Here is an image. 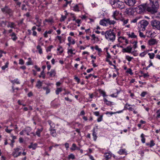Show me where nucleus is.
I'll use <instances>...</instances> for the list:
<instances>
[{
    "instance_id": "nucleus-52",
    "label": "nucleus",
    "mask_w": 160,
    "mask_h": 160,
    "mask_svg": "<svg viewBox=\"0 0 160 160\" xmlns=\"http://www.w3.org/2000/svg\"><path fill=\"white\" fill-rule=\"evenodd\" d=\"M5 131L7 132V133H10L11 132V131H12V129H8V127H7V128H6L5 129Z\"/></svg>"
},
{
    "instance_id": "nucleus-37",
    "label": "nucleus",
    "mask_w": 160,
    "mask_h": 160,
    "mask_svg": "<svg viewBox=\"0 0 160 160\" xmlns=\"http://www.w3.org/2000/svg\"><path fill=\"white\" fill-rule=\"evenodd\" d=\"M68 158L69 159H74L75 158V156L73 154H71L68 155Z\"/></svg>"
},
{
    "instance_id": "nucleus-33",
    "label": "nucleus",
    "mask_w": 160,
    "mask_h": 160,
    "mask_svg": "<svg viewBox=\"0 0 160 160\" xmlns=\"http://www.w3.org/2000/svg\"><path fill=\"white\" fill-rule=\"evenodd\" d=\"M8 22L7 21H2L1 22V24L2 27H5L6 26L7 23Z\"/></svg>"
},
{
    "instance_id": "nucleus-31",
    "label": "nucleus",
    "mask_w": 160,
    "mask_h": 160,
    "mask_svg": "<svg viewBox=\"0 0 160 160\" xmlns=\"http://www.w3.org/2000/svg\"><path fill=\"white\" fill-rule=\"evenodd\" d=\"M45 21L47 22L50 23H51L53 22V20L52 18H50L48 19H46L45 20Z\"/></svg>"
},
{
    "instance_id": "nucleus-2",
    "label": "nucleus",
    "mask_w": 160,
    "mask_h": 160,
    "mask_svg": "<svg viewBox=\"0 0 160 160\" xmlns=\"http://www.w3.org/2000/svg\"><path fill=\"white\" fill-rule=\"evenodd\" d=\"M116 34L113 31H107L106 32L105 38L107 39L113 41L115 39Z\"/></svg>"
},
{
    "instance_id": "nucleus-24",
    "label": "nucleus",
    "mask_w": 160,
    "mask_h": 160,
    "mask_svg": "<svg viewBox=\"0 0 160 160\" xmlns=\"http://www.w3.org/2000/svg\"><path fill=\"white\" fill-rule=\"evenodd\" d=\"M118 153L120 154H121V155L124 154H126V150L125 149H121L118 152Z\"/></svg>"
},
{
    "instance_id": "nucleus-19",
    "label": "nucleus",
    "mask_w": 160,
    "mask_h": 160,
    "mask_svg": "<svg viewBox=\"0 0 160 160\" xmlns=\"http://www.w3.org/2000/svg\"><path fill=\"white\" fill-rule=\"evenodd\" d=\"M43 128H41L40 129H38L37 131L36 132V134L38 136H40V133L43 131Z\"/></svg>"
},
{
    "instance_id": "nucleus-34",
    "label": "nucleus",
    "mask_w": 160,
    "mask_h": 160,
    "mask_svg": "<svg viewBox=\"0 0 160 160\" xmlns=\"http://www.w3.org/2000/svg\"><path fill=\"white\" fill-rule=\"evenodd\" d=\"M37 49L38 50L39 53L40 54H41L42 53V49L40 45H38L37 46Z\"/></svg>"
},
{
    "instance_id": "nucleus-21",
    "label": "nucleus",
    "mask_w": 160,
    "mask_h": 160,
    "mask_svg": "<svg viewBox=\"0 0 160 160\" xmlns=\"http://www.w3.org/2000/svg\"><path fill=\"white\" fill-rule=\"evenodd\" d=\"M156 42V41L154 39H151L149 41V43L150 45H153L155 44Z\"/></svg>"
},
{
    "instance_id": "nucleus-58",
    "label": "nucleus",
    "mask_w": 160,
    "mask_h": 160,
    "mask_svg": "<svg viewBox=\"0 0 160 160\" xmlns=\"http://www.w3.org/2000/svg\"><path fill=\"white\" fill-rule=\"evenodd\" d=\"M25 4H23L22 5V10H25V11L27 10V9L26 8H25Z\"/></svg>"
},
{
    "instance_id": "nucleus-5",
    "label": "nucleus",
    "mask_w": 160,
    "mask_h": 160,
    "mask_svg": "<svg viewBox=\"0 0 160 160\" xmlns=\"http://www.w3.org/2000/svg\"><path fill=\"white\" fill-rule=\"evenodd\" d=\"M140 29H142V30L144 31H145L146 29V27L148 26L149 24V22L148 21L146 20H142L140 22Z\"/></svg>"
},
{
    "instance_id": "nucleus-30",
    "label": "nucleus",
    "mask_w": 160,
    "mask_h": 160,
    "mask_svg": "<svg viewBox=\"0 0 160 160\" xmlns=\"http://www.w3.org/2000/svg\"><path fill=\"white\" fill-rule=\"evenodd\" d=\"M37 145V144H31L28 146V148H32L33 149H35L36 148Z\"/></svg>"
},
{
    "instance_id": "nucleus-11",
    "label": "nucleus",
    "mask_w": 160,
    "mask_h": 160,
    "mask_svg": "<svg viewBox=\"0 0 160 160\" xmlns=\"http://www.w3.org/2000/svg\"><path fill=\"white\" fill-rule=\"evenodd\" d=\"M100 24L103 26H106L107 25V19H103L100 21Z\"/></svg>"
},
{
    "instance_id": "nucleus-45",
    "label": "nucleus",
    "mask_w": 160,
    "mask_h": 160,
    "mask_svg": "<svg viewBox=\"0 0 160 160\" xmlns=\"http://www.w3.org/2000/svg\"><path fill=\"white\" fill-rule=\"evenodd\" d=\"M11 82L13 83H15L17 84L19 83V82L17 79H14V80L13 81L12 80L11 81Z\"/></svg>"
},
{
    "instance_id": "nucleus-64",
    "label": "nucleus",
    "mask_w": 160,
    "mask_h": 160,
    "mask_svg": "<svg viewBox=\"0 0 160 160\" xmlns=\"http://www.w3.org/2000/svg\"><path fill=\"white\" fill-rule=\"evenodd\" d=\"M133 48L134 49H136L137 48V42H136L133 46Z\"/></svg>"
},
{
    "instance_id": "nucleus-40",
    "label": "nucleus",
    "mask_w": 160,
    "mask_h": 160,
    "mask_svg": "<svg viewBox=\"0 0 160 160\" xmlns=\"http://www.w3.org/2000/svg\"><path fill=\"white\" fill-rule=\"evenodd\" d=\"M148 55L149 56L150 58L151 59H153L155 56V54L153 53H148Z\"/></svg>"
},
{
    "instance_id": "nucleus-44",
    "label": "nucleus",
    "mask_w": 160,
    "mask_h": 160,
    "mask_svg": "<svg viewBox=\"0 0 160 160\" xmlns=\"http://www.w3.org/2000/svg\"><path fill=\"white\" fill-rule=\"evenodd\" d=\"M8 62H7L5 64V65L2 67V69L3 70H4L6 68H7L8 67Z\"/></svg>"
},
{
    "instance_id": "nucleus-15",
    "label": "nucleus",
    "mask_w": 160,
    "mask_h": 160,
    "mask_svg": "<svg viewBox=\"0 0 160 160\" xmlns=\"http://www.w3.org/2000/svg\"><path fill=\"white\" fill-rule=\"evenodd\" d=\"M92 136L94 140L95 141L97 138V133L95 131V128H94L92 130Z\"/></svg>"
},
{
    "instance_id": "nucleus-25",
    "label": "nucleus",
    "mask_w": 160,
    "mask_h": 160,
    "mask_svg": "<svg viewBox=\"0 0 160 160\" xmlns=\"http://www.w3.org/2000/svg\"><path fill=\"white\" fill-rule=\"evenodd\" d=\"M155 143L154 142V141L153 140H151L150 141V143H147L146 145L148 146L149 145L150 147H152V146L155 145Z\"/></svg>"
},
{
    "instance_id": "nucleus-17",
    "label": "nucleus",
    "mask_w": 160,
    "mask_h": 160,
    "mask_svg": "<svg viewBox=\"0 0 160 160\" xmlns=\"http://www.w3.org/2000/svg\"><path fill=\"white\" fill-rule=\"evenodd\" d=\"M10 36L12 37V39L14 41H16L18 38V37L16 36L14 32L12 33V34L10 35Z\"/></svg>"
},
{
    "instance_id": "nucleus-32",
    "label": "nucleus",
    "mask_w": 160,
    "mask_h": 160,
    "mask_svg": "<svg viewBox=\"0 0 160 160\" xmlns=\"http://www.w3.org/2000/svg\"><path fill=\"white\" fill-rule=\"evenodd\" d=\"M128 36L129 37H131V38H136L137 37V36L135 35L134 33V32H132L131 33L129 34H128Z\"/></svg>"
},
{
    "instance_id": "nucleus-55",
    "label": "nucleus",
    "mask_w": 160,
    "mask_h": 160,
    "mask_svg": "<svg viewBox=\"0 0 160 160\" xmlns=\"http://www.w3.org/2000/svg\"><path fill=\"white\" fill-rule=\"evenodd\" d=\"M24 62L22 59H20L19 60V64L22 65L24 64Z\"/></svg>"
},
{
    "instance_id": "nucleus-63",
    "label": "nucleus",
    "mask_w": 160,
    "mask_h": 160,
    "mask_svg": "<svg viewBox=\"0 0 160 160\" xmlns=\"http://www.w3.org/2000/svg\"><path fill=\"white\" fill-rule=\"evenodd\" d=\"M92 76V74H89L88 76H86L85 77V78L88 79L89 78L91 77V76Z\"/></svg>"
},
{
    "instance_id": "nucleus-28",
    "label": "nucleus",
    "mask_w": 160,
    "mask_h": 160,
    "mask_svg": "<svg viewBox=\"0 0 160 160\" xmlns=\"http://www.w3.org/2000/svg\"><path fill=\"white\" fill-rule=\"evenodd\" d=\"M42 86V82H41L40 80L38 81L36 85V87H37L38 88H40Z\"/></svg>"
},
{
    "instance_id": "nucleus-46",
    "label": "nucleus",
    "mask_w": 160,
    "mask_h": 160,
    "mask_svg": "<svg viewBox=\"0 0 160 160\" xmlns=\"http://www.w3.org/2000/svg\"><path fill=\"white\" fill-rule=\"evenodd\" d=\"M95 48L96 49V50L98 51L99 52H100L102 51L101 49V48H99L98 46L97 45L95 46Z\"/></svg>"
},
{
    "instance_id": "nucleus-35",
    "label": "nucleus",
    "mask_w": 160,
    "mask_h": 160,
    "mask_svg": "<svg viewBox=\"0 0 160 160\" xmlns=\"http://www.w3.org/2000/svg\"><path fill=\"white\" fill-rule=\"evenodd\" d=\"M62 91V88H57L56 91V93L58 95L59 94L60 92H61Z\"/></svg>"
},
{
    "instance_id": "nucleus-18",
    "label": "nucleus",
    "mask_w": 160,
    "mask_h": 160,
    "mask_svg": "<svg viewBox=\"0 0 160 160\" xmlns=\"http://www.w3.org/2000/svg\"><path fill=\"white\" fill-rule=\"evenodd\" d=\"M50 133L53 136V137H56V131L55 129H52L50 128Z\"/></svg>"
},
{
    "instance_id": "nucleus-29",
    "label": "nucleus",
    "mask_w": 160,
    "mask_h": 160,
    "mask_svg": "<svg viewBox=\"0 0 160 160\" xmlns=\"http://www.w3.org/2000/svg\"><path fill=\"white\" fill-rule=\"evenodd\" d=\"M98 91L102 95L103 97H105V96H106V93L104 91L102 90L101 89H99Z\"/></svg>"
},
{
    "instance_id": "nucleus-4",
    "label": "nucleus",
    "mask_w": 160,
    "mask_h": 160,
    "mask_svg": "<svg viewBox=\"0 0 160 160\" xmlns=\"http://www.w3.org/2000/svg\"><path fill=\"white\" fill-rule=\"evenodd\" d=\"M1 11L3 13L8 14L10 17L12 16L13 11L9 8L8 6H6L4 8H2Z\"/></svg>"
},
{
    "instance_id": "nucleus-56",
    "label": "nucleus",
    "mask_w": 160,
    "mask_h": 160,
    "mask_svg": "<svg viewBox=\"0 0 160 160\" xmlns=\"http://www.w3.org/2000/svg\"><path fill=\"white\" fill-rule=\"evenodd\" d=\"M74 79L76 80L78 82V83H79L80 82V79L78 78L77 76H75L74 77Z\"/></svg>"
},
{
    "instance_id": "nucleus-42",
    "label": "nucleus",
    "mask_w": 160,
    "mask_h": 160,
    "mask_svg": "<svg viewBox=\"0 0 160 160\" xmlns=\"http://www.w3.org/2000/svg\"><path fill=\"white\" fill-rule=\"evenodd\" d=\"M25 132H30L31 130V128L29 127H27L24 129Z\"/></svg>"
},
{
    "instance_id": "nucleus-1",
    "label": "nucleus",
    "mask_w": 160,
    "mask_h": 160,
    "mask_svg": "<svg viewBox=\"0 0 160 160\" xmlns=\"http://www.w3.org/2000/svg\"><path fill=\"white\" fill-rule=\"evenodd\" d=\"M158 6V0H150L149 4L138 6L136 8V10L138 13H140L146 9L148 12L153 13L156 12Z\"/></svg>"
},
{
    "instance_id": "nucleus-12",
    "label": "nucleus",
    "mask_w": 160,
    "mask_h": 160,
    "mask_svg": "<svg viewBox=\"0 0 160 160\" xmlns=\"http://www.w3.org/2000/svg\"><path fill=\"white\" fill-rule=\"evenodd\" d=\"M80 148L77 147L75 143L72 144V147L70 148V149L72 151H75L76 150H79Z\"/></svg>"
},
{
    "instance_id": "nucleus-49",
    "label": "nucleus",
    "mask_w": 160,
    "mask_h": 160,
    "mask_svg": "<svg viewBox=\"0 0 160 160\" xmlns=\"http://www.w3.org/2000/svg\"><path fill=\"white\" fill-rule=\"evenodd\" d=\"M66 16L67 15H66L65 16H63L62 15V17L60 19L61 21H64L67 18Z\"/></svg>"
},
{
    "instance_id": "nucleus-13",
    "label": "nucleus",
    "mask_w": 160,
    "mask_h": 160,
    "mask_svg": "<svg viewBox=\"0 0 160 160\" xmlns=\"http://www.w3.org/2000/svg\"><path fill=\"white\" fill-rule=\"evenodd\" d=\"M119 14V12L116 10L113 12V14L112 16L113 18L116 20H118V19L117 18V17L118 16Z\"/></svg>"
},
{
    "instance_id": "nucleus-41",
    "label": "nucleus",
    "mask_w": 160,
    "mask_h": 160,
    "mask_svg": "<svg viewBox=\"0 0 160 160\" xmlns=\"http://www.w3.org/2000/svg\"><path fill=\"white\" fill-rule=\"evenodd\" d=\"M126 58L127 59L129 62L131 61L132 59H133V58L132 57H131L128 56H126Z\"/></svg>"
},
{
    "instance_id": "nucleus-59",
    "label": "nucleus",
    "mask_w": 160,
    "mask_h": 160,
    "mask_svg": "<svg viewBox=\"0 0 160 160\" xmlns=\"http://www.w3.org/2000/svg\"><path fill=\"white\" fill-rule=\"evenodd\" d=\"M65 99L66 101H69L70 102H72V100L69 99L68 97H65Z\"/></svg>"
},
{
    "instance_id": "nucleus-8",
    "label": "nucleus",
    "mask_w": 160,
    "mask_h": 160,
    "mask_svg": "<svg viewBox=\"0 0 160 160\" xmlns=\"http://www.w3.org/2000/svg\"><path fill=\"white\" fill-rule=\"evenodd\" d=\"M20 150L19 148H17L14 149V151H13L12 153V156H13L14 157H17L18 156H20L21 153V152H19L18 155H17V152H18Z\"/></svg>"
},
{
    "instance_id": "nucleus-60",
    "label": "nucleus",
    "mask_w": 160,
    "mask_h": 160,
    "mask_svg": "<svg viewBox=\"0 0 160 160\" xmlns=\"http://www.w3.org/2000/svg\"><path fill=\"white\" fill-rule=\"evenodd\" d=\"M65 147L67 148H69V144L68 143H67V142L65 144Z\"/></svg>"
},
{
    "instance_id": "nucleus-26",
    "label": "nucleus",
    "mask_w": 160,
    "mask_h": 160,
    "mask_svg": "<svg viewBox=\"0 0 160 160\" xmlns=\"http://www.w3.org/2000/svg\"><path fill=\"white\" fill-rule=\"evenodd\" d=\"M41 21V19L38 20L37 21L36 23H35L34 24H36V26L38 27H40L41 26L42 23Z\"/></svg>"
},
{
    "instance_id": "nucleus-3",
    "label": "nucleus",
    "mask_w": 160,
    "mask_h": 160,
    "mask_svg": "<svg viewBox=\"0 0 160 160\" xmlns=\"http://www.w3.org/2000/svg\"><path fill=\"white\" fill-rule=\"evenodd\" d=\"M151 24L153 29L160 30V21L157 20H154L151 21Z\"/></svg>"
},
{
    "instance_id": "nucleus-54",
    "label": "nucleus",
    "mask_w": 160,
    "mask_h": 160,
    "mask_svg": "<svg viewBox=\"0 0 160 160\" xmlns=\"http://www.w3.org/2000/svg\"><path fill=\"white\" fill-rule=\"evenodd\" d=\"M147 94V92H142L141 94V96L142 97H145V95Z\"/></svg>"
},
{
    "instance_id": "nucleus-20",
    "label": "nucleus",
    "mask_w": 160,
    "mask_h": 160,
    "mask_svg": "<svg viewBox=\"0 0 160 160\" xmlns=\"http://www.w3.org/2000/svg\"><path fill=\"white\" fill-rule=\"evenodd\" d=\"M119 20L120 21L123 22V25H125V24H127L128 21V19H125L124 18H123L120 19Z\"/></svg>"
},
{
    "instance_id": "nucleus-6",
    "label": "nucleus",
    "mask_w": 160,
    "mask_h": 160,
    "mask_svg": "<svg viewBox=\"0 0 160 160\" xmlns=\"http://www.w3.org/2000/svg\"><path fill=\"white\" fill-rule=\"evenodd\" d=\"M119 0H109V2L113 8H117Z\"/></svg>"
},
{
    "instance_id": "nucleus-43",
    "label": "nucleus",
    "mask_w": 160,
    "mask_h": 160,
    "mask_svg": "<svg viewBox=\"0 0 160 160\" xmlns=\"http://www.w3.org/2000/svg\"><path fill=\"white\" fill-rule=\"evenodd\" d=\"M139 35L141 38H145L146 37V36L143 34V33L139 31Z\"/></svg>"
},
{
    "instance_id": "nucleus-27",
    "label": "nucleus",
    "mask_w": 160,
    "mask_h": 160,
    "mask_svg": "<svg viewBox=\"0 0 160 160\" xmlns=\"http://www.w3.org/2000/svg\"><path fill=\"white\" fill-rule=\"evenodd\" d=\"M56 73L54 70H51L50 72L49 76L51 77L54 76L55 75Z\"/></svg>"
},
{
    "instance_id": "nucleus-36",
    "label": "nucleus",
    "mask_w": 160,
    "mask_h": 160,
    "mask_svg": "<svg viewBox=\"0 0 160 160\" xmlns=\"http://www.w3.org/2000/svg\"><path fill=\"white\" fill-rule=\"evenodd\" d=\"M73 10L75 11H79V9L78 6V5H76L74 6L73 7Z\"/></svg>"
},
{
    "instance_id": "nucleus-51",
    "label": "nucleus",
    "mask_w": 160,
    "mask_h": 160,
    "mask_svg": "<svg viewBox=\"0 0 160 160\" xmlns=\"http://www.w3.org/2000/svg\"><path fill=\"white\" fill-rule=\"evenodd\" d=\"M68 53L71 54H75L73 52V50L72 49H68Z\"/></svg>"
},
{
    "instance_id": "nucleus-57",
    "label": "nucleus",
    "mask_w": 160,
    "mask_h": 160,
    "mask_svg": "<svg viewBox=\"0 0 160 160\" xmlns=\"http://www.w3.org/2000/svg\"><path fill=\"white\" fill-rule=\"evenodd\" d=\"M102 116H101L100 117H99L97 119V121L98 122H100L102 121Z\"/></svg>"
},
{
    "instance_id": "nucleus-48",
    "label": "nucleus",
    "mask_w": 160,
    "mask_h": 160,
    "mask_svg": "<svg viewBox=\"0 0 160 160\" xmlns=\"http://www.w3.org/2000/svg\"><path fill=\"white\" fill-rule=\"evenodd\" d=\"M147 53V52L144 51L140 54V56L141 57H143Z\"/></svg>"
},
{
    "instance_id": "nucleus-62",
    "label": "nucleus",
    "mask_w": 160,
    "mask_h": 160,
    "mask_svg": "<svg viewBox=\"0 0 160 160\" xmlns=\"http://www.w3.org/2000/svg\"><path fill=\"white\" fill-rule=\"evenodd\" d=\"M34 67L38 71H39L40 70V68H38L37 65L35 66Z\"/></svg>"
},
{
    "instance_id": "nucleus-53",
    "label": "nucleus",
    "mask_w": 160,
    "mask_h": 160,
    "mask_svg": "<svg viewBox=\"0 0 160 160\" xmlns=\"http://www.w3.org/2000/svg\"><path fill=\"white\" fill-rule=\"evenodd\" d=\"M136 51H134L131 52V53L134 56H136L138 55V53H136Z\"/></svg>"
},
{
    "instance_id": "nucleus-22",
    "label": "nucleus",
    "mask_w": 160,
    "mask_h": 160,
    "mask_svg": "<svg viewBox=\"0 0 160 160\" xmlns=\"http://www.w3.org/2000/svg\"><path fill=\"white\" fill-rule=\"evenodd\" d=\"M107 24H109V25L114 24L116 23V21L114 20H111L109 19H107Z\"/></svg>"
},
{
    "instance_id": "nucleus-50",
    "label": "nucleus",
    "mask_w": 160,
    "mask_h": 160,
    "mask_svg": "<svg viewBox=\"0 0 160 160\" xmlns=\"http://www.w3.org/2000/svg\"><path fill=\"white\" fill-rule=\"evenodd\" d=\"M53 47V46L52 45H51L50 46L48 47L46 50L47 52L49 51H50L51 49Z\"/></svg>"
},
{
    "instance_id": "nucleus-16",
    "label": "nucleus",
    "mask_w": 160,
    "mask_h": 160,
    "mask_svg": "<svg viewBox=\"0 0 160 160\" xmlns=\"http://www.w3.org/2000/svg\"><path fill=\"white\" fill-rule=\"evenodd\" d=\"M8 24L7 25V27L8 28H14L15 27V23L13 22H8Z\"/></svg>"
},
{
    "instance_id": "nucleus-23",
    "label": "nucleus",
    "mask_w": 160,
    "mask_h": 160,
    "mask_svg": "<svg viewBox=\"0 0 160 160\" xmlns=\"http://www.w3.org/2000/svg\"><path fill=\"white\" fill-rule=\"evenodd\" d=\"M132 9L131 8H127L126 9L125 12L128 15H131L132 14Z\"/></svg>"
},
{
    "instance_id": "nucleus-61",
    "label": "nucleus",
    "mask_w": 160,
    "mask_h": 160,
    "mask_svg": "<svg viewBox=\"0 0 160 160\" xmlns=\"http://www.w3.org/2000/svg\"><path fill=\"white\" fill-rule=\"evenodd\" d=\"M94 114L96 116H98L99 115V113L98 112H94Z\"/></svg>"
},
{
    "instance_id": "nucleus-38",
    "label": "nucleus",
    "mask_w": 160,
    "mask_h": 160,
    "mask_svg": "<svg viewBox=\"0 0 160 160\" xmlns=\"http://www.w3.org/2000/svg\"><path fill=\"white\" fill-rule=\"evenodd\" d=\"M28 61L27 62V64L28 65L32 64V61L31 59V58H28Z\"/></svg>"
},
{
    "instance_id": "nucleus-39",
    "label": "nucleus",
    "mask_w": 160,
    "mask_h": 160,
    "mask_svg": "<svg viewBox=\"0 0 160 160\" xmlns=\"http://www.w3.org/2000/svg\"><path fill=\"white\" fill-rule=\"evenodd\" d=\"M58 47L59 48L57 49V51H59L60 53H62L63 52L62 47L60 46H59Z\"/></svg>"
},
{
    "instance_id": "nucleus-14",
    "label": "nucleus",
    "mask_w": 160,
    "mask_h": 160,
    "mask_svg": "<svg viewBox=\"0 0 160 160\" xmlns=\"http://www.w3.org/2000/svg\"><path fill=\"white\" fill-rule=\"evenodd\" d=\"M104 156L106 160H107L111 157L112 154L111 153L107 152L105 153Z\"/></svg>"
},
{
    "instance_id": "nucleus-10",
    "label": "nucleus",
    "mask_w": 160,
    "mask_h": 160,
    "mask_svg": "<svg viewBox=\"0 0 160 160\" xmlns=\"http://www.w3.org/2000/svg\"><path fill=\"white\" fill-rule=\"evenodd\" d=\"M124 3L123 2L119 1L118 6H117V8L122 9L124 8Z\"/></svg>"
},
{
    "instance_id": "nucleus-9",
    "label": "nucleus",
    "mask_w": 160,
    "mask_h": 160,
    "mask_svg": "<svg viewBox=\"0 0 160 160\" xmlns=\"http://www.w3.org/2000/svg\"><path fill=\"white\" fill-rule=\"evenodd\" d=\"M132 48L131 46H128L126 48H123L122 50L123 52L131 53Z\"/></svg>"
},
{
    "instance_id": "nucleus-7",
    "label": "nucleus",
    "mask_w": 160,
    "mask_h": 160,
    "mask_svg": "<svg viewBox=\"0 0 160 160\" xmlns=\"http://www.w3.org/2000/svg\"><path fill=\"white\" fill-rule=\"evenodd\" d=\"M124 2L128 6H132L136 3V0H124Z\"/></svg>"
},
{
    "instance_id": "nucleus-47",
    "label": "nucleus",
    "mask_w": 160,
    "mask_h": 160,
    "mask_svg": "<svg viewBox=\"0 0 160 160\" xmlns=\"http://www.w3.org/2000/svg\"><path fill=\"white\" fill-rule=\"evenodd\" d=\"M139 19V18L138 17H136V18L132 20L131 22H132L136 23L137 22L138 20Z\"/></svg>"
}]
</instances>
